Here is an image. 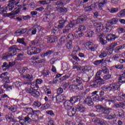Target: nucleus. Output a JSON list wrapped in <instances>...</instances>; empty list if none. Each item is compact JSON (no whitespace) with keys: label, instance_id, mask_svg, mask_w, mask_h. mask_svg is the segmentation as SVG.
I'll return each instance as SVG.
<instances>
[{"label":"nucleus","instance_id":"393cba45","mask_svg":"<svg viewBox=\"0 0 125 125\" xmlns=\"http://www.w3.org/2000/svg\"><path fill=\"white\" fill-rule=\"evenodd\" d=\"M22 78H25L26 80H28L30 82H32L34 80L33 76L30 75V74H26L22 75Z\"/></svg>","mask_w":125,"mask_h":125},{"label":"nucleus","instance_id":"9d476101","mask_svg":"<svg viewBox=\"0 0 125 125\" xmlns=\"http://www.w3.org/2000/svg\"><path fill=\"white\" fill-rule=\"evenodd\" d=\"M119 38V36L116 35V34H109L106 35V41H108V42H111V41H115L116 39H118Z\"/></svg>","mask_w":125,"mask_h":125},{"label":"nucleus","instance_id":"20e7f679","mask_svg":"<svg viewBox=\"0 0 125 125\" xmlns=\"http://www.w3.org/2000/svg\"><path fill=\"white\" fill-rule=\"evenodd\" d=\"M41 50L39 48L28 47H27V54L28 55H33V54H37L40 53Z\"/></svg>","mask_w":125,"mask_h":125},{"label":"nucleus","instance_id":"a211bd4d","mask_svg":"<svg viewBox=\"0 0 125 125\" xmlns=\"http://www.w3.org/2000/svg\"><path fill=\"white\" fill-rule=\"evenodd\" d=\"M95 107L98 112H103L104 114L105 110H107L106 108H104L102 105H96Z\"/></svg>","mask_w":125,"mask_h":125},{"label":"nucleus","instance_id":"680f3d73","mask_svg":"<svg viewBox=\"0 0 125 125\" xmlns=\"http://www.w3.org/2000/svg\"><path fill=\"white\" fill-rule=\"evenodd\" d=\"M122 49V46H118L115 48L114 51L116 53H118V52H119V50H121Z\"/></svg>","mask_w":125,"mask_h":125},{"label":"nucleus","instance_id":"052dcab7","mask_svg":"<svg viewBox=\"0 0 125 125\" xmlns=\"http://www.w3.org/2000/svg\"><path fill=\"white\" fill-rule=\"evenodd\" d=\"M52 54V51L49 50L48 52L44 53L43 55V56H44V57H45V56H48V55H51V54Z\"/></svg>","mask_w":125,"mask_h":125},{"label":"nucleus","instance_id":"37998d69","mask_svg":"<svg viewBox=\"0 0 125 125\" xmlns=\"http://www.w3.org/2000/svg\"><path fill=\"white\" fill-rule=\"evenodd\" d=\"M24 38L20 39L19 38L17 39L18 42H19V43H21L22 44H23V45H26V43L24 42Z\"/></svg>","mask_w":125,"mask_h":125},{"label":"nucleus","instance_id":"9b49d317","mask_svg":"<svg viewBox=\"0 0 125 125\" xmlns=\"http://www.w3.org/2000/svg\"><path fill=\"white\" fill-rule=\"evenodd\" d=\"M74 24L72 23H70L69 25H67L65 26V28L63 29L62 33L66 35L68 34V33H69L70 31H71V28H72L73 27Z\"/></svg>","mask_w":125,"mask_h":125},{"label":"nucleus","instance_id":"2eb2a0df","mask_svg":"<svg viewBox=\"0 0 125 125\" xmlns=\"http://www.w3.org/2000/svg\"><path fill=\"white\" fill-rule=\"evenodd\" d=\"M63 105L64 108H65L66 110H71L73 105V103H71V102L67 100L64 103Z\"/></svg>","mask_w":125,"mask_h":125},{"label":"nucleus","instance_id":"f257e3e1","mask_svg":"<svg viewBox=\"0 0 125 125\" xmlns=\"http://www.w3.org/2000/svg\"><path fill=\"white\" fill-rule=\"evenodd\" d=\"M102 74V70H99L97 72L95 77V79H96V80L94 81L92 84L90 85V87H92V88H96L97 87L101 86L102 84H104V83H105L104 81H103V80L101 79V77H100Z\"/></svg>","mask_w":125,"mask_h":125},{"label":"nucleus","instance_id":"473e14b6","mask_svg":"<svg viewBox=\"0 0 125 125\" xmlns=\"http://www.w3.org/2000/svg\"><path fill=\"white\" fill-rule=\"evenodd\" d=\"M117 22L118 19L115 18H113L109 21V24H111V25H115V24H117Z\"/></svg>","mask_w":125,"mask_h":125},{"label":"nucleus","instance_id":"c03bdc74","mask_svg":"<svg viewBox=\"0 0 125 125\" xmlns=\"http://www.w3.org/2000/svg\"><path fill=\"white\" fill-rule=\"evenodd\" d=\"M70 90H72V91H75V90H77V85H70L69 87Z\"/></svg>","mask_w":125,"mask_h":125},{"label":"nucleus","instance_id":"6e6552de","mask_svg":"<svg viewBox=\"0 0 125 125\" xmlns=\"http://www.w3.org/2000/svg\"><path fill=\"white\" fill-rule=\"evenodd\" d=\"M92 122L95 124H99L100 125H106L107 122L100 118H96L92 119Z\"/></svg>","mask_w":125,"mask_h":125},{"label":"nucleus","instance_id":"423d86ee","mask_svg":"<svg viewBox=\"0 0 125 125\" xmlns=\"http://www.w3.org/2000/svg\"><path fill=\"white\" fill-rule=\"evenodd\" d=\"M85 46L90 49L91 51H95L98 47V45L97 44H94L91 42H87L85 44Z\"/></svg>","mask_w":125,"mask_h":125},{"label":"nucleus","instance_id":"58836bf2","mask_svg":"<svg viewBox=\"0 0 125 125\" xmlns=\"http://www.w3.org/2000/svg\"><path fill=\"white\" fill-rule=\"evenodd\" d=\"M56 99L58 103H60L61 102H62L63 101L62 96H61V95L57 96Z\"/></svg>","mask_w":125,"mask_h":125},{"label":"nucleus","instance_id":"4d7b16f0","mask_svg":"<svg viewBox=\"0 0 125 125\" xmlns=\"http://www.w3.org/2000/svg\"><path fill=\"white\" fill-rule=\"evenodd\" d=\"M15 85L16 87H21V85H22V83L21 82H16V83H15Z\"/></svg>","mask_w":125,"mask_h":125},{"label":"nucleus","instance_id":"412c9836","mask_svg":"<svg viewBox=\"0 0 125 125\" xmlns=\"http://www.w3.org/2000/svg\"><path fill=\"white\" fill-rule=\"evenodd\" d=\"M117 45H118V42H114L113 43H111V44L108 46L106 49L107 50H110L111 49H112L113 50V49H114V48L116 47Z\"/></svg>","mask_w":125,"mask_h":125},{"label":"nucleus","instance_id":"2f4dec72","mask_svg":"<svg viewBox=\"0 0 125 125\" xmlns=\"http://www.w3.org/2000/svg\"><path fill=\"white\" fill-rule=\"evenodd\" d=\"M62 71H68V70L69 69V67L68 66V64H67V63H62Z\"/></svg>","mask_w":125,"mask_h":125},{"label":"nucleus","instance_id":"4be33fe9","mask_svg":"<svg viewBox=\"0 0 125 125\" xmlns=\"http://www.w3.org/2000/svg\"><path fill=\"white\" fill-rule=\"evenodd\" d=\"M20 11L19 8H18L16 11L14 12H12L10 13L6 14V17H9V16H13V15H16V14H18Z\"/></svg>","mask_w":125,"mask_h":125},{"label":"nucleus","instance_id":"a18cd8bd","mask_svg":"<svg viewBox=\"0 0 125 125\" xmlns=\"http://www.w3.org/2000/svg\"><path fill=\"white\" fill-rule=\"evenodd\" d=\"M106 56H107V52L106 51L102 52L99 55L100 58H104V57H106Z\"/></svg>","mask_w":125,"mask_h":125},{"label":"nucleus","instance_id":"1a4fd4ad","mask_svg":"<svg viewBox=\"0 0 125 125\" xmlns=\"http://www.w3.org/2000/svg\"><path fill=\"white\" fill-rule=\"evenodd\" d=\"M76 82L77 83V85H76L77 88L79 90H83V81L80 78L78 77L76 78Z\"/></svg>","mask_w":125,"mask_h":125},{"label":"nucleus","instance_id":"a19ab883","mask_svg":"<svg viewBox=\"0 0 125 125\" xmlns=\"http://www.w3.org/2000/svg\"><path fill=\"white\" fill-rule=\"evenodd\" d=\"M103 61H104V59H102L101 60H98V61H95L94 62V64L96 66H98V65H100V64H102V63H103Z\"/></svg>","mask_w":125,"mask_h":125},{"label":"nucleus","instance_id":"f03ea898","mask_svg":"<svg viewBox=\"0 0 125 125\" xmlns=\"http://www.w3.org/2000/svg\"><path fill=\"white\" fill-rule=\"evenodd\" d=\"M17 50H21L19 49L16 45H13L9 48V52L7 54L3 57V59H8L9 57H13L14 55H16Z\"/></svg>","mask_w":125,"mask_h":125},{"label":"nucleus","instance_id":"8fccbe9b","mask_svg":"<svg viewBox=\"0 0 125 125\" xmlns=\"http://www.w3.org/2000/svg\"><path fill=\"white\" fill-rule=\"evenodd\" d=\"M59 30V28L57 27H55L52 30V33L54 34H56L58 33V30Z\"/></svg>","mask_w":125,"mask_h":125},{"label":"nucleus","instance_id":"72a5a7b5","mask_svg":"<svg viewBox=\"0 0 125 125\" xmlns=\"http://www.w3.org/2000/svg\"><path fill=\"white\" fill-rule=\"evenodd\" d=\"M39 3H41V4H49L50 3V0H40L39 1Z\"/></svg>","mask_w":125,"mask_h":125},{"label":"nucleus","instance_id":"c85d7f7f","mask_svg":"<svg viewBox=\"0 0 125 125\" xmlns=\"http://www.w3.org/2000/svg\"><path fill=\"white\" fill-rule=\"evenodd\" d=\"M66 46L67 49H72L73 48V43H72V41L69 40V42L66 44Z\"/></svg>","mask_w":125,"mask_h":125},{"label":"nucleus","instance_id":"79ce46f5","mask_svg":"<svg viewBox=\"0 0 125 125\" xmlns=\"http://www.w3.org/2000/svg\"><path fill=\"white\" fill-rule=\"evenodd\" d=\"M32 106L33 107H41L42 106V103L40 102H35L34 104H33Z\"/></svg>","mask_w":125,"mask_h":125},{"label":"nucleus","instance_id":"7ed1b4c3","mask_svg":"<svg viewBox=\"0 0 125 125\" xmlns=\"http://www.w3.org/2000/svg\"><path fill=\"white\" fill-rule=\"evenodd\" d=\"M103 90L110 92V91H115V90H120V84L119 83H112L109 86H104L102 87Z\"/></svg>","mask_w":125,"mask_h":125},{"label":"nucleus","instance_id":"bf43d9fd","mask_svg":"<svg viewBox=\"0 0 125 125\" xmlns=\"http://www.w3.org/2000/svg\"><path fill=\"white\" fill-rule=\"evenodd\" d=\"M9 5H14L16 3V0H9Z\"/></svg>","mask_w":125,"mask_h":125},{"label":"nucleus","instance_id":"09e8293b","mask_svg":"<svg viewBox=\"0 0 125 125\" xmlns=\"http://www.w3.org/2000/svg\"><path fill=\"white\" fill-rule=\"evenodd\" d=\"M42 74L44 76V77H46V76H49L50 72H49V71L48 70H44L42 72Z\"/></svg>","mask_w":125,"mask_h":125},{"label":"nucleus","instance_id":"13d9d810","mask_svg":"<svg viewBox=\"0 0 125 125\" xmlns=\"http://www.w3.org/2000/svg\"><path fill=\"white\" fill-rule=\"evenodd\" d=\"M57 94H61L62 93H63V89L60 87L57 91Z\"/></svg>","mask_w":125,"mask_h":125},{"label":"nucleus","instance_id":"f3484780","mask_svg":"<svg viewBox=\"0 0 125 125\" xmlns=\"http://www.w3.org/2000/svg\"><path fill=\"white\" fill-rule=\"evenodd\" d=\"M84 103L87 104L88 106H92L94 104L92 99H91L90 97L86 98V99L84 100Z\"/></svg>","mask_w":125,"mask_h":125},{"label":"nucleus","instance_id":"39448f33","mask_svg":"<svg viewBox=\"0 0 125 125\" xmlns=\"http://www.w3.org/2000/svg\"><path fill=\"white\" fill-rule=\"evenodd\" d=\"M110 110L111 108H108L106 109L105 111L104 112V117L105 119H107V120H112L116 118L115 114H109Z\"/></svg>","mask_w":125,"mask_h":125},{"label":"nucleus","instance_id":"7c9ffc66","mask_svg":"<svg viewBox=\"0 0 125 125\" xmlns=\"http://www.w3.org/2000/svg\"><path fill=\"white\" fill-rule=\"evenodd\" d=\"M90 70H91V67H90L84 66L82 67V71L84 73H87L89 72Z\"/></svg>","mask_w":125,"mask_h":125},{"label":"nucleus","instance_id":"cd10ccee","mask_svg":"<svg viewBox=\"0 0 125 125\" xmlns=\"http://www.w3.org/2000/svg\"><path fill=\"white\" fill-rule=\"evenodd\" d=\"M119 81L120 83H125V73H124L119 76Z\"/></svg>","mask_w":125,"mask_h":125},{"label":"nucleus","instance_id":"ea45409f","mask_svg":"<svg viewBox=\"0 0 125 125\" xmlns=\"http://www.w3.org/2000/svg\"><path fill=\"white\" fill-rule=\"evenodd\" d=\"M2 68H5L3 69V71H6V70H8L9 67L8 66V63L7 62H3V65H2Z\"/></svg>","mask_w":125,"mask_h":125},{"label":"nucleus","instance_id":"0e129e2a","mask_svg":"<svg viewBox=\"0 0 125 125\" xmlns=\"http://www.w3.org/2000/svg\"><path fill=\"white\" fill-rule=\"evenodd\" d=\"M73 49V52H78V51H80V47H79V46H75Z\"/></svg>","mask_w":125,"mask_h":125},{"label":"nucleus","instance_id":"5701e85b","mask_svg":"<svg viewBox=\"0 0 125 125\" xmlns=\"http://www.w3.org/2000/svg\"><path fill=\"white\" fill-rule=\"evenodd\" d=\"M65 20H61L59 22V24L58 25V28L59 29H62L65 27Z\"/></svg>","mask_w":125,"mask_h":125},{"label":"nucleus","instance_id":"69168bd1","mask_svg":"<svg viewBox=\"0 0 125 125\" xmlns=\"http://www.w3.org/2000/svg\"><path fill=\"white\" fill-rule=\"evenodd\" d=\"M22 18L23 19V20H29V19H31V16L29 15L22 16Z\"/></svg>","mask_w":125,"mask_h":125},{"label":"nucleus","instance_id":"aec40b11","mask_svg":"<svg viewBox=\"0 0 125 125\" xmlns=\"http://www.w3.org/2000/svg\"><path fill=\"white\" fill-rule=\"evenodd\" d=\"M30 87L32 89V90H38L39 89V85L36 82H33L31 84Z\"/></svg>","mask_w":125,"mask_h":125},{"label":"nucleus","instance_id":"864d4df0","mask_svg":"<svg viewBox=\"0 0 125 125\" xmlns=\"http://www.w3.org/2000/svg\"><path fill=\"white\" fill-rule=\"evenodd\" d=\"M85 30V26L84 25H80L78 28V31L80 32H83Z\"/></svg>","mask_w":125,"mask_h":125},{"label":"nucleus","instance_id":"0eeeda50","mask_svg":"<svg viewBox=\"0 0 125 125\" xmlns=\"http://www.w3.org/2000/svg\"><path fill=\"white\" fill-rule=\"evenodd\" d=\"M45 39L46 40L47 43H53V42H57V40H58L57 37L53 35L47 36Z\"/></svg>","mask_w":125,"mask_h":125},{"label":"nucleus","instance_id":"5fc2aeb1","mask_svg":"<svg viewBox=\"0 0 125 125\" xmlns=\"http://www.w3.org/2000/svg\"><path fill=\"white\" fill-rule=\"evenodd\" d=\"M100 42L103 45H105V44L107 43V41L106 40H104V39L101 37L100 38Z\"/></svg>","mask_w":125,"mask_h":125},{"label":"nucleus","instance_id":"e433bc0d","mask_svg":"<svg viewBox=\"0 0 125 125\" xmlns=\"http://www.w3.org/2000/svg\"><path fill=\"white\" fill-rule=\"evenodd\" d=\"M77 111H80V112L83 113L85 111V107L83 105H80V106L77 108Z\"/></svg>","mask_w":125,"mask_h":125},{"label":"nucleus","instance_id":"6e6d98bb","mask_svg":"<svg viewBox=\"0 0 125 125\" xmlns=\"http://www.w3.org/2000/svg\"><path fill=\"white\" fill-rule=\"evenodd\" d=\"M67 39L70 40V41H73L74 39V35L72 34H69L67 35Z\"/></svg>","mask_w":125,"mask_h":125},{"label":"nucleus","instance_id":"f704fd0d","mask_svg":"<svg viewBox=\"0 0 125 125\" xmlns=\"http://www.w3.org/2000/svg\"><path fill=\"white\" fill-rule=\"evenodd\" d=\"M83 33L81 32L77 31L75 33V36L77 38H81V37H83Z\"/></svg>","mask_w":125,"mask_h":125},{"label":"nucleus","instance_id":"338daca9","mask_svg":"<svg viewBox=\"0 0 125 125\" xmlns=\"http://www.w3.org/2000/svg\"><path fill=\"white\" fill-rule=\"evenodd\" d=\"M46 113L48 114V115L54 116V113H53V111L52 110H47L46 111Z\"/></svg>","mask_w":125,"mask_h":125},{"label":"nucleus","instance_id":"a878e982","mask_svg":"<svg viewBox=\"0 0 125 125\" xmlns=\"http://www.w3.org/2000/svg\"><path fill=\"white\" fill-rule=\"evenodd\" d=\"M30 116H32V115L29 114L28 115V116L24 117V123H25V124H30V123H31V120L30 118Z\"/></svg>","mask_w":125,"mask_h":125},{"label":"nucleus","instance_id":"c9c22d12","mask_svg":"<svg viewBox=\"0 0 125 125\" xmlns=\"http://www.w3.org/2000/svg\"><path fill=\"white\" fill-rule=\"evenodd\" d=\"M49 107H50V105L47 103H45L42 105L41 109H42V110H45L46 109H48Z\"/></svg>","mask_w":125,"mask_h":125},{"label":"nucleus","instance_id":"c756f323","mask_svg":"<svg viewBox=\"0 0 125 125\" xmlns=\"http://www.w3.org/2000/svg\"><path fill=\"white\" fill-rule=\"evenodd\" d=\"M23 55H24V54L23 53L19 54L17 57H16L15 60L16 61H21V60L23 59V57L24 56Z\"/></svg>","mask_w":125,"mask_h":125},{"label":"nucleus","instance_id":"ddd939ff","mask_svg":"<svg viewBox=\"0 0 125 125\" xmlns=\"http://www.w3.org/2000/svg\"><path fill=\"white\" fill-rule=\"evenodd\" d=\"M107 4V0H100L99 1V9L102 10L103 7Z\"/></svg>","mask_w":125,"mask_h":125},{"label":"nucleus","instance_id":"b1692460","mask_svg":"<svg viewBox=\"0 0 125 125\" xmlns=\"http://www.w3.org/2000/svg\"><path fill=\"white\" fill-rule=\"evenodd\" d=\"M28 71H29V69H28V68L23 67L20 70V73L21 74V75H22V77H23V75H25L24 74H26V73H28Z\"/></svg>","mask_w":125,"mask_h":125},{"label":"nucleus","instance_id":"f8f14e48","mask_svg":"<svg viewBox=\"0 0 125 125\" xmlns=\"http://www.w3.org/2000/svg\"><path fill=\"white\" fill-rule=\"evenodd\" d=\"M78 111V109L76 107H73L70 109H68V115L69 117H73L75 116L76 112Z\"/></svg>","mask_w":125,"mask_h":125},{"label":"nucleus","instance_id":"de8ad7c7","mask_svg":"<svg viewBox=\"0 0 125 125\" xmlns=\"http://www.w3.org/2000/svg\"><path fill=\"white\" fill-rule=\"evenodd\" d=\"M119 17H124L125 16V9L122 10L119 13Z\"/></svg>","mask_w":125,"mask_h":125},{"label":"nucleus","instance_id":"6ab92c4d","mask_svg":"<svg viewBox=\"0 0 125 125\" xmlns=\"http://www.w3.org/2000/svg\"><path fill=\"white\" fill-rule=\"evenodd\" d=\"M97 25L98 26H97V28L96 29V34H98V33L101 32L102 30H103V28H104V26L102 23H100Z\"/></svg>","mask_w":125,"mask_h":125},{"label":"nucleus","instance_id":"3c124183","mask_svg":"<svg viewBox=\"0 0 125 125\" xmlns=\"http://www.w3.org/2000/svg\"><path fill=\"white\" fill-rule=\"evenodd\" d=\"M33 28L35 29L36 32H40L42 30V27L39 25H34Z\"/></svg>","mask_w":125,"mask_h":125},{"label":"nucleus","instance_id":"4c0bfd02","mask_svg":"<svg viewBox=\"0 0 125 125\" xmlns=\"http://www.w3.org/2000/svg\"><path fill=\"white\" fill-rule=\"evenodd\" d=\"M125 104L124 103H119L115 104L116 108H122V107H125Z\"/></svg>","mask_w":125,"mask_h":125},{"label":"nucleus","instance_id":"49530a36","mask_svg":"<svg viewBox=\"0 0 125 125\" xmlns=\"http://www.w3.org/2000/svg\"><path fill=\"white\" fill-rule=\"evenodd\" d=\"M93 35H94V32L93 31H88L87 33V34H86V37H88V38H91L93 36Z\"/></svg>","mask_w":125,"mask_h":125},{"label":"nucleus","instance_id":"dca6fc26","mask_svg":"<svg viewBox=\"0 0 125 125\" xmlns=\"http://www.w3.org/2000/svg\"><path fill=\"white\" fill-rule=\"evenodd\" d=\"M83 21H86V16L83 15L80 16L76 21L77 24H81Z\"/></svg>","mask_w":125,"mask_h":125},{"label":"nucleus","instance_id":"e2e57ef3","mask_svg":"<svg viewBox=\"0 0 125 125\" xmlns=\"http://www.w3.org/2000/svg\"><path fill=\"white\" fill-rule=\"evenodd\" d=\"M25 91L27 92V93H31L33 92V89L31 88L26 87L25 88Z\"/></svg>","mask_w":125,"mask_h":125},{"label":"nucleus","instance_id":"774afa93","mask_svg":"<svg viewBox=\"0 0 125 125\" xmlns=\"http://www.w3.org/2000/svg\"><path fill=\"white\" fill-rule=\"evenodd\" d=\"M118 31L119 33H125V29L124 28L120 27L118 29Z\"/></svg>","mask_w":125,"mask_h":125},{"label":"nucleus","instance_id":"bb28decb","mask_svg":"<svg viewBox=\"0 0 125 125\" xmlns=\"http://www.w3.org/2000/svg\"><path fill=\"white\" fill-rule=\"evenodd\" d=\"M37 90H33L31 94L33 97L38 98L40 96V92L37 91Z\"/></svg>","mask_w":125,"mask_h":125},{"label":"nucleus","instance_id":"603ef678","mask_svg":"<svg viewBox=\"0 0 125 125\" xmlns=\"http://www.w3.org/2000/svg\"><path fill=\"white\" fill-rule=\"evenodd\" d=\"M119 11L118 8H111L110 13H116Z\"/></svg>","mask_w":125,"mask_h":125},{"label":"nucleus","instance_id":"4468645a","mask_svg":"<svg viewBox=\"0 0 125 125\" xmlns=\"http://www.w3.org/2000/svg\"><path fill=\"white\" fill-rule=\"evenodd\" d=\"M97 5H98V3L95 2L94 3L92 4L89 6L86 7L85 8V10H86V11H91L92 10H93V9H95V8L97 7Z\"/></svg>","mask_w":125,"mask_h":125}]
</instances>
